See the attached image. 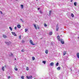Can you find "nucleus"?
Returning a JSON list of instances; mask_svg holds the SVG:
<instances>
[{
  "instance_id": "22",
  "label": "nucleus",
  "mask_w": 79,
  "mask_h": 79,
  "mask_svg": "<svg viewBox=\"0 0 79 79\" xmlns=\"http://www.w3.org/2000/svg\"><path fill=\"white\" fill-rule=\"evenodd\" d=\"M34 26L36 29H37V27H36V25H34Z\"/></svg>"
},
{
  "instance_id": "38",
  "label": "nucleus",
  "mask_w": 79,
  "mask_h": 79,
  "mask_svg": "<svg viewBox=\"0 0 79 79\" xmlns=\"http://www.w3.org/2000/svg\"><path fill=\"white\" fill-rule=\"evenodd\" d=\"M11 55H10V56H13V54L12 53H10Z\"/></svg>"
},
{
  "instance_id": "14",
  "label": "nucleus",
  "mask_w": 79,
  "mask_h": 79,
  "mask_svg": "<svg viewBox=\"0 0 79 79\" xmlns=\"http://www.w3.org/2000/svg\"><path fill=\"white\" fill-rule=\"evenodd\" d=\"M3 37L4 38H6V36L5 35H3Z\"/></svg>"
},
{
  "instance_id": "27",
  "label": "nucleus",
  "mask_w": 79,
  "mask_h": 79,
  "mask_svg": "<svg viewBox=\"0 0 79 79\" xmlns=\"http://www.w3.org/2000/svg\"><path fill=\"white\" fill-rule=\"evenodd\" d=\"M21 78L22 79H24V76H21Z\"/></svg>"
},
{
  "instance_id": "16",
  "label": "nucleus",
  "mask_w": 79,
  "mask_h": 79,
  "mask_svg": "<svg viewBox=\"0 0 79 79\" xmlns=\"http://www.w3.org/2000/svg\"><path fill=\"white\" fill-rule=\"evenodd\" d=\"M45 53L46 54H48V50H46Z\"/></svg>"
},
{
  "instance_id": "19",
  "label": "nucleus",
  "mask_w": 79,
  "mask_h": 79,
  "mask_svg": "<svg viewBox=\"0 0 79 79\" xmlns=\"http://www.w3.org/2000/svg\"><path fill=\"white\" fill-rule=\"evenodd\" d=\"M71 16H72V18H74V14H73L72 13L71 14Z\"/></svg>"
},
{
  "instance_id": "15",
  "label": "nucleus",
  "mask_w": 79,
  "mask_h": 79,
  "mask_svg": "<svg viewBox=\"0 0 79 79\" xmlns=\"http://www.w3.org/2000/svg\"><path fill=\"white\" fill-rule=\"evenodd\" d=\"M51 13H52V11L51 10H50L49 11V16H50V15H51Z\"/></svg>"
},
{
  "instance_id": "5",
  "label": "nucleus",
  "mask_w": 79,
  "mask_h": 79,
  "mask_svg": "<svg viewBox=\"0 0 79 79\" xmlns=\"http://www.w3.org/2000/svg\"><path fill=\"white\" fill-rule=\"evenodd\" d=\"M30 42L31 44L32 45H35V44H33V42L32 41V40H30Z\"/></svg>"
},
{
  "instance_id": "33",
  "label": "nucleus",
  "mask_w": 79,
  "mask_h": 79,
  "mask_svg": "<svg viewBox=\"0 0 79 79\" xmlns=\"http://www.w3.org/2000/svg\"><path fill=\"white\" fill-rule=\"evenodd\" d=\"M21 52H24V50L23 49L21 51Z\"/></svg>"
},
{
  "instance_id": "43",
  "label": "nucleus",
  "mask_w": 79,
  "mask_h": 79,
  "mask_svg": "<svg viewBox=\"0 0 79 79\" xmlns=\"http://www.w3.org/2000/svg\"><path fill=\"white\" fill-rule=\"evenodd\" d=\"M4 67H5V68H6V65H5V66H4Z\"/></svg>"
},
{
  "instance_id": "39",
  "label": "nucleus",
  "mask_w": 79,
  "mask_h": 79,
  "mask_svg": "<svg viewBox=\"0 0 79 79\" xmlns=\"http://www.w3.org/2000/svg\"><path fill=\"white\" fill-rule=\"evenodd\" d=\"M17 28V27H15V29H16V28Z\"/></svg>"
},
{
  "instance_id": "9",
  "label": "nucleus",
  "mask_w": 79,
  "mask_h": 79,
  "mask_svg": "<svg viewBox=\"0 0 79 79\" xmlns=\"http://www.w3.org/2000/svg\"><path fill=\"white\" fill-rule=\"evenodd\" d=\"M54 65V63H53V62H52L50 64V65H51V66H53Z\"/></svg>"
},
{
  "instance_id": "3",
  "label": "nucleus",
  "mask_w": 79,
  "mask_h": 79,
  "mask_svg": "<svg viewBox=\"0 0 79 79\" xmlns=\"http://www.w3.org/2000/svg\"><path fill=\"white\" fill-rule=\"evenodd\" d=\"M26 77L27 78V79H31L32 78V76H27Z\"/></svg>"
},
{
  "instance_id": "13",
  "label": "nucleus",
  "mask_w": 79,
  "mask_h": 79,
  "mask_svg": "<svg viewBox=\"0 0 79 79\" xmlns=\"http://www.w3.org/2000/svg\"><path fill=\"white\" fill-rule=\"evenodd\" d=\"M66 54V51H64L63 53V56L65 55Z\"/></svg>"
},
{
  "instance_id": "42",
  "label": "nucleus",
  "mask_w": 79,
  "mask_h": 79,
  "mask_svg": "<svg viewBox=\"0 0 79 79\" xmlns=\"http://www.w3.org/2000/svg\"><path fill=\"white\" fill-rule=\"evenodd\" d=\"M70 2H73V0H71Z\"/></svg>"
},
{
  "instance_id": "4",
  "label": "nucleus",
  "mask_w": 79,
  "mask_h": 79,
  "mask_svg": "<svg viewBox=\"0 0 79 79\" xmlns=\"http://www.w3.org/2000/svg\"><path fill=\"white\" fill-rule=\"evenodd\" d=\"M56 29L57 31H58V24H57L56 27Z\"/></svg>"
},
{
  "instance_id": "30",
  "label": "nucleus",
  "mask_w": 79,
  "mask_h": 79,
  "mask_svg": "<svg viewBox=\"0 0 79 79\" xmlns=\"http://www.w3.org/2000/svg\"><path fill=\"white\" fill-rule=\"evenodd\" d=\"M27 31V29H25V32H26Z\"/></svg>"
},
{
  "instance_id": "26",
  "label": "nucleus",
  "mask_w": 79,
  "mask_h": 79,
  "mask_svg": "<svg viewBox=\"0 0 79 79\" xmlns=\"http://www.w3.org/2000/svg\"><path fill=\"white\" fill-rule=\"evenodd\" d=\"M43 63H44V64H45V63H46V61H43Z\"/></svg>"
},
{
  "instance_id": "37",
  "label": "nucleus",
  "mask_w": 79,
  "mask_h": 79,
  "mask_svg": "<svg viewBox=\"0 0 79 79\" xmlns=\"http://www.w3.org/2000/svg\"><path fill=\"white\" fill-rule=\"evenodd\" d=\"M22 43H24V41L22 40Z\"/></svg>"
},
{
  "instance_id": "28",
  "label": "nucleus",
  "mask_w": 79,
  "mask_h": 79,
  "mask_svg": "<svg viewBox=\"0 0 79 79\" xmlns=\"http://www.w3.org/2000/svg\"><path fill=\"white\" fill-rule=\"evenodd\" d=\"M58 64H59V63H58V62H57L56 64V65L57 66H58Z\"/></svg>"
},
{
  "instance_id": "47",
  "label": "nucleus",
  "mask_w": 79,
  "mask_h": 79,
  "mask_svg": "<svg viewBox=\"0 0 79 79\" xmlns=\"http://www.w3.org/2000/svg\"><path fill=\"white\" fill-rule=\"evenodd\" d=\"M36 1H37V0H36Z\"/></svg>"
},
{
  "instance_id": "32",
  "label": "nucleus",
  "mask_w": 79,
  "mask_h": 79,
  "mask_svg": "<svg viewBox=\"0 0 79 79\" xmlns=\"http://www.w3.org/2000/svg\"><path fill=\"white\" fill-rule=\"evenodd\" d=\"M21 21H22V23H24V21L22 19H20Z\"/></svg>"
},
{
  "instance_id": "41",
  "label": "nucleus",
  "mask_w": 79,
  "mask_h": 79,
  "mask_svg": "<svg viewBox=\"0 0 79 79\" xmlns=\"http://www.w3.org/2000/svg\"><path fill=\"white\" fill-rule=\"evenodd\" d=\"M40 10V8H38V10Z\"/></svg>"
},
{
  "instance_id": "10",
  "label": "nucleus",
  "mask_w": 79,
  "mask_h": 79,
  "mask_svg": "<svg viewBox=\"0 0 79 79\" xmlns=\"http://www.w3.org/2000/svg\"><path fill=\"white\" fill-rule=\"evenodd\" d=\"M61 69V67H58L57 68V70H60V69Z\"/></svg>"
},
{
  "instance_id": "2",
  "label": "nucleus",
  "mask_w": 79,
  "mask_h": 79,
  "mask_svg": "<svg viewBox=\"0 0 79 79\" xmlns=\"http://www.w3.org/2000/svg\"><path fill=\"white\" fill-rule=\"evenodd\" d=\"M5 43L7 45H10V44H11V42L10 41L9 42H5Z\"/></svg>"
},
{
  "instance_id": "46",
  "label": "nucleus",
  "mask_w": 79,
  "mask_h": 79,
  "mask_svg": "<svg viewBox=\"0 0 79 79\" xmlns=\"http://www.w3.org/2000/svg\"><path fill=\"white\" fill-rule=\"evenodd\" d=\"M16 0L17 1V0Z\"/></svg>"
},
{
  "instance_id": "23",
  "label": "nucleus",
  "mask_w": 79,
  "mask_h": 79,
  "mask_svg": "<svg viewBox=\"0 0 79 79\" xmlns=\"http://www.w3.org/2000/svg\"><path fill=\"white\" fill-rule=\"evenodd\" d=\"M59 77L60 78V79H62L63 78V76H61V75H60Z\"/></svg>"
},
{
  "instance_id": "8",
  "label": "nucleus",
  "mask_w": 79,
  "mask_h": 79,
  "mask_svg": "<svg viewBox=\"0 0 79 79\" xmlns=\"http://www.w3.org/2000/svg\"><path fill=\"white\" fill-rule=\"evenodd\" d=\"M17 27L18 28H21V25L19 24L18 25Z\"/></svg>"
},
{
  "instance_id": "36",
  "label": "nucleus",
  "mask_w": 79,
  "mask_h": 79,
  "mask_svg": "<svg viewBox=\"0 0 79 79\" xmlns=\"http://www.w3.org/2000/svg\"><path fill=\"white\" fill-rule=\"evenodd\" d=\"M27 70V71H28V70H29V68L28 67H27V69H26Z\"/></svg>"
},
{
  "instance_id": "12",
  "label": "nucleus",
  "mask_w": 79,
  "mask_h": 79,
  "mask_svg": "<svg viewBox=\"0 0 79 79\" xmlns=\"http://www.w3.org/2000/svg\"><path fill=\"white\" fill-rule=\"evenodd\" d=\"M49 35H52V32L51 31L49 33Z\"/></svg>"
},
{
  "instance_id": "20",
  "label": "nucleus",
  "mask_w": 79,
  "mask_h": 79,
  "mask_svg": "<svg viewBox=\"0 0 79 79\" xmlns=\"http://www.w3.org/2000/svg\"><path fill=\"white\" fill-rule=\"evenodd\" d=\"M21 35H20L19 36V39H20V40H21Z\"/></svg>"
},
{
  "instance_id": "17",
  "label": "nucleus",
  "mask_w": 79,
  "mask_h": 79,
  "mask_svg": "<svg viewBox=\"0 0 79 79\" xmlns=\"http://www.w3.org/2000/svg\"><path fill=\"white\" fill-rule=\"evenodd\" d=\"M9 29L11 31H12V30H13V29H12V28H11V27H9Z\"/></svg>"
},
{
  "instance_id": "25",
  "label": "nucleus",
  "mask_w": 79,
  "mask_h": 79,
  "mask_svg": "<svg viewBox=\"0 0 79 79\" xmlns=\"http://www.w3.org/2000/svg\"><path fill=\"white\" fill-rule=\"evenodd\" d=\"M2 70L3 71H4V67L2 66Z\"/></svg>"
},
{
  "instance_id": "31",
  "label": "nucleus",
  "mask_w": 79,
  "mask_h": 79,
  "mask_svg": "<svg viewBox=\"0 0 79 79\" xmlns=\"http://www.w3.org/2000/svg\"><path fill=\"white\" fill-rule=\"evenodd\" d=\"M44 27H47V25L46 24H45L44 25Z\"/></svg>"
},
{
  "instance_id": "21",
  "label": "nucleus",
  "mask_w": 79,
  "mask_h": 79,
  "mask_svg": "<svg viewBox=\"0 0 79 79\" xmlns=\"http://www.w3.org/2000/svg\"><path fill=\"white\" fill-rule=\"evenodd\" d=\"M77 5V2H74V5L75 6H76Z\"/></svg>"
},
{
  "instance_id": "1",
  "label": "nucleus",
  "mask_w": 79,
  "mask_h": 79,
  "mask_svg": "<svg viewBox=\"0 0 79 79\" xmlns=\"http://www.w3.org/2000/svg\"><path fill=\"white\" fill-rule=\"evenodd\" d=\"M60 43L62 44H64V41L63 40V39H61L60 40Z\"/></svg>"
},
{
  "instance_id": "34",
  "label": "nucleus",
  "mask_w": 79,
  "mask_h": 79,
  "mask_svg": "<svg viewBox=\"0 0 79 79\" xmlns=\"http://www.w3.org/2000/svg\"><path fill=\"white\" fill-rule=\"evenodd\" d=\"M0 13H1V14H2H2H3V13H2V11H0Z\"/></svg>"
},
{
  "instance_id": "29",
  "label": "nucleus",
  "mask_w": 79,
  "mask_h": 79,
  "mask_svg": "<svg viewBox=\"0 0 79 79\" xmlns=\"http://www.w3.org/2000/svg\"><path fill=\"white\" fill-rule=\"evenodd\" d=\"M40 14H42V13H43L42 12V10H40Z\"/></svg>"
},
{
  "instance_id": "18",
  "label": "nucleus",
  "mask_w": 79,
  "mask_h": 79,
  "mask_svg": "<svg viewBox=\"0 0 79 79\" xmlns=\"http://www.w3.org/2000/svg\"><path fill=\"white\" fill-rule=\"evenodd\" d=\"M21 8H22V9H23L24 6H23V5H21Z\"/></svg>"
},
{
  "instance_id": "40",
  "label": "nucleus",
  "mask_w": 79,
  "mask_h": 79,
  "mask_svg": "<svg viewBox=\"0 0 79 79\" xmlns=\"http://www.w3.org/2000/svg\"><path fill=\"white\" fill-rule=\"evenodd\" d=\"M10 76H9L8 77V79H10Z\"/></svg>"
},
{
  "instance_id": "11",
  "label": "nucleus",
  "mask_w": 79,
  "mask_h": 79,
  "mask_svg": "<svg viewBox=\"0 0 79 79\" xmlns=\"http://www.w3.org/2000/svg\"><path fill=\"white\" fill-rule=\"evenodd\" d=\"M77 58H78L79 59V53H77Z\"/></svg>"
},
{
  "instance_id": "35",
  "label": "nucleus",
  "mask_w": 79,
  "mask_h": 79,
  "mask_svg": "<svg viewBox=\"0 0 79 79\" xmlns=\"http://www.w3.org/2000/svg\"><path fill=\"white\" fill-rule=\"evenodd\" d=\"M15 71H18V69L17 68H15Z\"/></svg>"
},
{
  "instance_id": "6",
  "label": "nucleus",
  "mask_w": 79,
  "mask_h": 79,
  "mask_svg": "<svg viewBox=\"0 0 79 79\" xmlns=\"http://www.w3.org/2000/svg\"><path fill=\"white\" fill-rule=\"evenodd\" d=\"M57 40L58 41H60L61 40H60V35H58L57 36Z\"/></svg>"
},
{
  "instance_id": "44",
  "label": "nucleus",
  "mask_w": 79,
  "mask_h": 79,
  "mask_svg": "<svg viewBox=\"0 0 79 79\" xmlns=\"http://www.w3.org/2000/svg\"><path fill=\"white\" fill-rule=\"evenodd\" d=\"M38 29H39V27H38Z\"/></svg>"
},
{
  "instance_id": "7",
  "label": "nucleus",
  "mask_w": 79,
  "mask_h": 79,
  "mask_svg": "<svg viewBox=\"0 0 79 79\" xmlns=\"http://www.w3.org/2000/svg\"><path fill=\"white\" fill-rule=\"evenodd\" d=\"M12 34L13 35H14V36H17V35H16V33H15V32H11Z\"/></svg>"
},
{
  "instance_id": "24",
  "label": "nucleus",
  "mask_w": 79,
  "mask_h": 79,
  "mask_svg": "<svg viewBox=\"0 0 79 79\" xmlns=\"http://www.w3.org/2000/svg\"><path fill=\"white\" fill-rule=\"evenodd\" d=\"M32 60H35V57L34 56L32 57Z\"/></svg>"
},
{
  "instance_id": "45",
  "label": "nucleus",
  "mask_w": 79,
  "mask_h": 79,
  "mask_svg": "<svg viewBox=\"0 0 79 79\" xmlns=\"http://www.w3.org/2000/svg\"><path fill=\"white\" fill-rule=\"evenodd\" d=\"M15 60H16V58H15Z\"/></svg>"
}]
</instances>
